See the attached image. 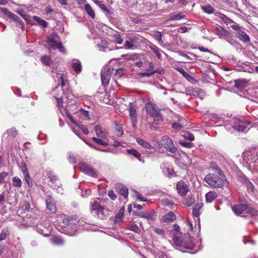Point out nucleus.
<instances>
[{
    "instance_id": "f257e3e1",
    "label": "nucleus",
    "mask_w": 258,
    "mask_h": 258,
    "mask_svg": "<svg viewBox=\"0 0 258 258\" xmlns=\"http://www.w3.org/2000/svg\"><path fill=\"white\" fill-rule=\"evenodd\" d=\"M204 180L209 185L214 188H222L224 186H228L229 185V181L219 168L214 172L206 175Z\"/></svg>"
},
{
    "instance_id": "f03ea898",
    "label": "nucleus",
    "mask_w": 258,
    "mask_h": 258,
    "mask_svg": "<svg viewBox=\"0 0 258 258\" xmlns=\"http://www.w3.org/2000/svg\"><path fill=\"white\" fill-rule=\"evenodd\" d=\"M147 113L153 118V122L155 124H160L163 121V116L161 114V109L155 104L149 101L145 105Z\"/></svg>"
},
{
    "instance_id": "7ed1b4c3",
    "label": "nucleus",
    "mask_w": 258,
    "mask_h": 258,
    "mask_svg": "<svg viewBox=\"0 0 258 258\" xmlns=\"http://www.w3.org/2000/svg\"><path fill=\"white\" fill-rule=\"evenodd\" d=\"M60 217L63 226L64 227H73L75 225H77L80 221L79 217L76 214L71 215L61 214Z\"/></svg>"
},
{
    "instance_id": "20e7f679",
    "label": "nucleus",
    "mask_w": 258,
    "mask_h": 258,
    "mask_svg": "<svg viewBox=\"0 0 258 258\" xmlns=\"http://www.w3.org/2000/svg\"><path fill=\"white\" fill-rule=\"evenodd\" d=\"M105 209L103 206L97 202H94L91 204L92 214L96 215L101 219H103L105 217L104 212Z\"/></svg>"
},
{
    "instance_id": "39448f33",
    "label": "nucleus",
    "mask_w": 258,
    "mask_h": 258,
    "mask_svg": "<svg viewBox=\"0 0 258 258\" xmlns=\"http://www.w3.org/2000/svg\"><path fill=\"white\" fill-rule=\"evenodd\" d=\"M161 145L171 153H174L177 149L173 144L172 139L167 136H163L161 140Z\"/></svg>"
},
{
    "instance_id": "423d86ee",
    "label": "nucleus",
    "mask_w": 258,
    "mask_h": 258,
    "mask_svg": "<svg viewBox=\"0 0 258 258\" xmlns=\"http://www.w3.org/2000/svg\"><path fill=\"white\" fill-rule=\"evenodd\" d=\"M81 170L86 174L92 177H97L98 174L95 169L86 163H81L80 165Z\"/></svg>"
},
{
    "instance_id": "0eeeda50",
    "label": "nucleus",
    "mask_w": 258,
    "mask_h": 258,
    "mask_svg": "<svg viewBox=\"0 0 258 258\" xmlns=\"http://www.w3.org/2000/svg\"><path fill=\"white\" fill-rule=\"evenodd\" d=\"M176 189L178 194L182 197L185 196L189 191L188 186L182 180L178 182Z\"/></svg>"
},
{
    "instance_id": "6e6552de",
    "label": "nucleus",
    "mask_w": 258,
    "mask_h": 258,
    "mask_svg": "<svg viewBox=\"0 0 258 258\" xmlns=\"http://www.w3.org/2000/svg\"><path fill=\"white\" fill-rule=\"evenodd\" d=\"M182 247L186 249L192 250L195 247L192 238L189 236H186L183 241Z\"/></svg>"
},
{
    "instance_id": "1a4fd4ad",
    "label": "nucleus",
    "mask_w": 258,
    "mask_h": 258,
    "mask_svg": "<svg viewBox=\"0 0 258 258\" xmlns=\"http://www.w3.org/2000/svg\"><path fill=\"white\" fill-rule=\"evenodd\" d=\"M233 211L237 215H240L247 209V205L246 204H238L234 205L232 208Z\"/></svg>"
},
{
    "instance_id": "9d476101",
    "label": "nucleus",
    "mask_w": 258,
    "mask_h": 258,
    "mask_svg": "<svg viewBox=\"0 0 258 258\" xmlns=\"http://www.w3.org/2000/svg\"><path fill=\"white\" fill-rule=\"evenodd\" d=\"M203 207L202 202H198L194 207L192 209V215L194 217H196L199 220V216L201 214V210Z\"/></svg>"
},
{
    "instance_id": "9b49d317",
    "label": "nucleus",
    "mask_w": 258,
    "mask_h": 258,
    "mask_svg": "<svg viewBox=\"0 0 258 258\" xmlns=\"http://www.w3.org/2000/svg\"><path fill=\"white\" fill-rule=\"evenodd\" d=\"M234 128L238 132H244L247 130L246 123L244 121L238 120L234 125Z\"/></svg>"
},
{
    "instance_id": "f8f14e48",
    "label": "nucleus",
    "mask_w": 258,
    "mask_h": 258,
    "mask_svg": "<svg viewBox=\"0 0 258 258\" xmlns=\"http://www.w3.org/2000/svg\"><path fill=\"white\" fill-rule=\"evenodd\" d=\"M134 214L136 216H138L142 218H144L147 220H154L156 217L155 213H148L143 212H135Z\"/></svg>"
},
{
    "instance_id": "ddd939ff",
    "label": "nucleus",
    "mask_w": 258,
    "mask_h": 258,
    "mask_svg": "<svg viewBox=\"0 0 258 258\" xmlns=\"http://www.w3.org/2000/svg\"><path fill=\"white\" fill-rule=\"evenodd\" d=\"M57 35L55 33L51 35L47 41V44L50 48L54 49L58 44L59 42H57Z\"/></svg>"
},
{
    "instance_id": "4468645a",
    "label": "nucleus",
    "mask_w": 258,
    "mask_h": 258,
    "mask_svg": "<svg viewBox=\"0 0 258 258\" xmlns=\"http://www.w3.org/2000/svg\"><path fill=\"white\" fill-rule=\"evenodd\" d=\"M115 187L117 189L118 192L124 198H126L128 195V191L127 187L122 184H117Z\"/></svg>"
},
{
    "instance_id": "2eb2a0df",
    "label": "nucleus",
    "mask_w": 258,
    "mask_h": 258,
    "mask_svg": "<svg viewBox=\"0 0 258 258\" xmlns=\"http://www.w3.org/2000/svg\"><path fill=\"white\" fill-rule=\"evenodd\" d=\"M21 213L23 214L26 212L32 211L33 209L31 208L30 204L28 201H24L20 203Z\"/></svg>"
},
{
    "instance_id": "dca6fc26",
    "label": "nucleus",
    "mask_w": 258,
    "mask_h": 258,
    "mask_svg": "<svg viewBox=\"0 0 258 258\" xmlns=\"http://www.w3.org/2000/svg\"><path fill=\"white\" fill-rule=\"evenodd\" d=\"M234 87L238 89L244 88L248 83V81L246 79H238L234 81Z\"/></svg>"
},
{
    "instance_id": "f3484780",
    "label": "nucleus",
    "mask_w": 258,
    "mask_h": 258,
    "mask_svg": "<svg viewBox=\"0 0 258 258\" xmlns=\"http://www.w3.org/2000/svg\"><path fill=\"white\" fill-rule=\"evenodd\" d=\"M164 222H172L176 219V216L172 212H169L162 216Z\"/></svg>"
},
{
    "instance_id": "a211bd4d",
    "label": "nucleus",
    "mask_w": 258,
    "mask_h": 258,
    "mask_svg": "<svg viewBox=\"0 0 258 258\" xmlns=\"http://www.w3.org/2000/svg\"><path fill=\"white\" fill-rule=\"evenodd\" d=\"M217 196L216 192L210 191L205 195L206 201L207 203H211L217 198Z\"/></svg>"
},
{
    "instance_id": "6ab92c4d",
    "label": "nucleus",
    "mask_w": 258,
    "mask_h": 258,
    "mask_svg": "<svg viewBox=\"0 0 258 258\" xmlns=\"http://www.w3.org/2000/svg\"><path fill=\"white\" fill-rule=\"evenodd\" d=\"M50 242L54 245H62L64 244V241L61 237L58 236L53 235L50 238Z\"/></svg>"
},
{
    "instance_id": "aec40b11",
    "label": "nucleus",
    "mask_w": 258,
    "mask_h": 258,
    "mask_svg": "<svg viewBox=\"0 0 258 258\" xmlns=\"http://www.w3.org/2000/svg\"><path fill=\"white\" fill-rule=\"evenodd\" d=\"M47 208L52 212H55L56 210L55 204L52 201L51 198L48 197L46 199Z\"/></svg>"
},
{
    "instance_id": "412c9836",
    "label": "nucleus",
    "mask_w": 258,
    "mask_h": 258,
    "mask_svg": "<svg viewBox=\"0 0 258 258\" xmlns=\"http://www.w3.org/2000/svg\"><path fill=\"white\" fill-rule=\"evenodd\" d=\"M136 141L140 145L142 146L143 147H144L145 148H146L148 149H150L153 148V147H152V146L151 145V144L145 141L143 139H141L140 138H137L136 139Z\"/></svg>"
},
{
    "instance_id": "4be33fe9",
    "label": "nucleus",
    "mask_w": 258,
    "mask_h": 258,
    "mask_svg": "<svg viewBox=\"0 0 258 258\" xmlns=\"http://www.w3.org/2000/svg\"><path fill=\"white\" fill-rule=\"evenodd\" d=\"M84 9L87 14L92 19H94L95 18V13L91 6L89 4H87L85 5Z\"/></svg>"
},
{
    "instance_id": "5701e85b",
    "label": "nucleus",
    "mask_w": 258,
    "mask_h": 258,
    "mask_svg": "<svg viewBox=\"0 0 258 258\" xmlns=\"http://www.w3.org/2000/svg\"><path fill=\"white\" fill-rule=\"evenodd\" d=\"M95 130L98 137L101 138H105L106 137V133L103 130L100 125H96L95 127Z\"/></svg>"
},
{
    "instance_id": "b1692460",
    "label": "nucleus",
    "mask_w": 258,
    "mask_h": 258,
    "mask_svg": "<svg viewBox=\"0 0 258 258\" xmlns=\"http://www.w3.org/2000/svg\"><path fill=\"white\" fill-rule=\"evenodd\" d=\"M237 37L244 42H247L249 41V36L242 31H240L237 33Z\"/></svg>"
},
{
    "instance_id": "393cba45",
    "label": "nucleus",
    "mask_w": 258,
    "mask_h": 258,
    "mask_svg": "<svg viewBox=\"0 0 258 258\" xmlns=\"http://www.w3.org/2000/svg\"><path fill=\"white\" fill-rule=\"evenodd\" d=\"M195 202V197L191 195H189L186 199H185L183 204L187 207H189L191 206Z\"/></svg>"
},
{
    "instance_id": "a878e982",
    "label": "nucleus",
    "mask_w": 258,
    "mask_h": 258,
    "mask_svg": "<svg viewBox=\"0 0 258 258\" xmlns=\"http://www.w3.org/2000/svg\"><path fill=\"white\" fill-rule=\"evenodd\" d=\"M72 68L76 73H79L82 70V66L78 60H75L73 62Z\"/></svg>"
},
{
    "instance_id": "bb28decb",
    "label": "nucleus",
    "mask_w": 258,
    "mask_h": 258,
    "mask_svg": "<svg viewBox=\"0 0 258 258\" xmlns=\"http://www.w3.org/2000/svg\"><path fill=\"white\" fill-rule=\"evenodd\" d=\"M184 18V15L182 13H180L176 14L175 13H172L170 15L168 20L174 21V20H179Z\"/></svg>"
},
{
    "instance_id": "cd10ccee",
    "label": "nucleus",
    "mask_w": 258,
    "mask_h": 258,
    "mask_svg": "<svg viewBox=\"0 0 258 258\" xmlns=\"http://www.w3.org/2000/svg\"><path fill=\"white\" fill-rule=\"evenodd\" d=\"M130 116L133 120V123L137 122V112L135 107L130 106L129 109Z\"/></svg>"
},
{
    "instance_id": "c85d7f7f",
    "label": "nucleus",
    "mask_w": 258,
    "mask_h": 258,
    "mask_svg": "<svg viewBox=\"0 0 258 258\" xmlns=\"http://www.w3.org/2000/svg\"><path fill=\"white\" fill-rule=\"evenodd\" d=\"M180 73H181L182 76L186 79L188 81L191 82L192 80H193L194 79V78L188 74L187 73H186L184 70L182 68H177L176 69Z\"/></svg>"
},
{
    "instance_id": "c756f323",
    "label": "nucleus",
    "mask_w": 258,
    "mask_h": 258,
    "mask_svg": "<svg viewBox=\"0 0 258 258\" xmlns=\"http://www.w3.org/2000/svg\"><path fill=\"white\" fill-rule=\"evenodd\" d=\"M181 235H173V241L175 245L177 247H182L183 241L180 238Z\"/></svg>"
},
{
    "instance_id": "7c9ffc66",
    "label": "nucleus",
    "mask_w": 258,
    "mask_h": 258,
    "mask_svg": "<svg viewBox=\"0 0 258 258\" xmlns=\"http://www.w3.org/2000/svg\"><path fill=\"white\" fill-rule=\"evenodd\" d=\"M111 77L107 74L102 73L101 74V81L103 86H107L109 85Z\"/></svg>"
},
{
    "instance_id": "2f4dec72",
    "label": "nucleus",
    "mask_w": 258,
    "mask_h": 258,
    "mask_svg": "<svg viewBox=\"0 0 258 258\" xmlns=\"http://www.w3.org/2000/svg\"><path fill=\"white\" fill-rule=\"evenodd\" d=\"M93 2L97 5L101 10L106 12L107 14H110V10L107 8V7L100 1L98 0H92Z\"/></svg>"
},
{
    "instance_id": "473e14b6",
    "label": "nucleus",
    "mask_w": 258,
    "mask_h": 258,
    "mask_svg": "<svg viewBox=\"0 0 258 258\" xmlns=\"http://www.w3.org/2000/svg\"><path fill=\"white\" fill-rule=\"evenodd\" d=\"M10 18L14 20L15 22L19 23L21 26V27L23 29L24 28V23L18 16L16 15L14 13H12V14H11V16H10Z\"/></svg>"
},
{
    "instance_id": "72a5a7b5",
    "label": "nucleus",
    "mask_w": 258,
    "mask_h": 258,
    "mask_svg": "<svg viewBox=\"0 0 258 258\" xmlns=\"http://www.w3.org/2000/svg\"><path fill=\"white\" fill-rule=\"evenodd\" d=\"M40 60L43 64L48 66H50L52 62L51 58L47 55H43L41 56Z\"/></svg>"
},
{
    "instance_id": "f704fd0d",
    "label": "nucleus",
    "mask_w": 258,
    "mask_h": 258,
    "mask_svg": "<svg viewBox=\"0 0 258 258\" xmlns=\"http://www.w3.org/2000/svg\"><path fill=\"white\" fill-rule=\"evenodd\" d=\"M13 185L16 187H20L22 186V182L20 178L15 176L12 179Z\"/></svg>"
},
{
    "instance_id": "c9c22d12",
    "label": "nucleus",
    "mask_w": 258,
    "mask_h": 258,
    "mask_svg": "<svg viewBox=\"0 0 258 258\" xmlns=\"http://www.w3.org/2000/svg\"><path fill=\"white\" fill-rule=\"evenodd\" d=\"M218 17L227 25L234 23L233 20L228 18L224 14L220 13L219 14Z\"/></svg>"
},
{
    "instance_id": "e433bc0d",
    "label": "nucleus",
    "mask_w": 258,
    "mask_h": 258,
    "mask_svg": "<svg viewBox=\"0 0 258 258\" xmlns=\"http://www.w3.org/2000/svg\"><path fill=\"white\" fill-rule=\"evenodd\" d=\"M127 152L131 155H132L137 158H138L140 161H141V159H140V157H141V154L137 150L133 149H127Z\"/></svg>"
},
{
    "instance_id": "4c0bfd02",
    "label": "nucleus",
    "mask_w": 258,
    "mask_h": 258,
    "mask_svg": "<svg viewBox=\"0 0 258 258\" xmlns=\"http://www.w3.org/2000/svg\"><path fill=\"white\" fill-rule=\"evenodd\" d=\"M33 19L36 21L40 25L42 26L43 27L45 28L47 26V23L44 20H42L39 18L38 17L34 16L33 17Z\"/></svg>"
},
{
    "instance_id": "58836bf2",
    "label": "nucleus",
    "mask_w": 258,
    "mask_h": 258,
    "mask_svg": "<svg viewBox=\"0 0 258 258\" xmlns=\"http://www.w3.org/2000/svg\"><path fill=\"white\" fill-rule=\"evenodd\" d=\"M115 133L118 136H121L123 133V131L121 124H116L115 127Z\"/></svg>"
},
{
    "instance_id": "ea45409f",
    "label": "nucleus",
    "mask_w": 258,
    "mask_h": 258,
    "mask_svg": "<svg viewBox=\"0 0 258 258\" xmlns=\"http://www.w3.org/2000/svg\"><path fill=\"white\" fill-rule=\"evenodd\" d=\"M123 218V212L121 209L119 210V213L115 216L114 218V223H118Z\"/></svg>"
},
{
    "instance_id": "a19ab883",
    "label": "nucleus",
    "mask_w": 258,
    "mask_h": 258,
    "mask_svg": "<svg viewBox=\"0 0 258 258\" xmlns=\"http://www.w3.org/2000/svg\"><path fill=\"white\" fill-rule=\"evenodd\" d=\"M7 132L9 136L13 138L16 137L18 135V131L15 127H12L11 128L7 130Z\"/></svg>"
},
{
    "instance_id": "79ce46f5",
    "label": "nucleus",
    "mask_w": 258,
    "mask_h": 258,
    "mask_svg": "<svg viewBox=\"0 0 258 258\" xmlns=\"http://www.w3.org/2000/svg\"><path fill=\"white\" fill-rule=\"evenodd\" d=\"M92 140L94 141L96 143L104 146H107L108 145V143L107 142L104 141L102 140L99 138L93 137L92 138Z\"/></svg>"
},
{
    "instance_id": "37998d69",
    "label": "nucleus",
    "mask_w": 258,
    "mask_h": 258,
    "mask_svg": "<svg viewBox=\"0 0 258 258\" xmlns=\"http://www.w3.org/2000/svg\"><path fill=\"white\" fill-rule=\"evenodd\" d=\"M24 178L28 187H32L33 186V182L31 179L29 174L24 175Z\"/></svg>"
},
{
    "instance_id": "c03bdc74",
    "label": "nucleus",
    "mask_w": 258,
    "mask_h": 258,
    "mask_svg": "<svg viewBox=\"0 0 258 258\" xmlns=\"http://www.w3.org/2000/svg\"><path fill=\"white\" fill-rule=\"evenodd\" d=\"M173 235H181V233L180 232V227L177 224L173 225V229L171 231Z\"/></svg>"
},
{
    "instance_id": "a18cd8bd",
    "label": "nucleus",
    "mask_w": 258,
    "mask_h": 258,
    "mask_svg": "<svg viewBox=\"0 0 258 258\" xmlns=\"http://www.w3.org/2000/svg\"><path fill=\"white\" fill-rule=\"evenodd\" d=\"M246 213L251 215L252 216H255L257 215L258 212L254 208L252 207H248L247 206V209L246 210Z\"/></svg>"
},
{
    "instance_id": "49530a36",
    "label": "nucleus",
    "mask_w": 258,
    "mask_h": 258,
    "mask_svg": "<svg viewBox=\"0 0 258 258\" xmlns=\"http://www.w3.org/2000/svg\"><path fill=\"white\" fill-rule=\"evenodd\" d=\"M9 235L8 230H3L0 234V242L5 240Z\"/></svg>"
},
{
    "instance_id": "de8ad7c7",
    "label": "nucleus",
    "mask_w": 258,
    "mask_h": 258,
    "mask_svg": "<svg viewBox=\"0 0 258 258\" xmlns=\"http://www.w3.org/2000/svg\"><path fill=\"white\" fill-rule=\"evenodd\" d=\"M113 37L115 40V42L117 44H120L123 42V39L121 38V35L119 33H116L113 35Z\"/></svg>"
},
{
    "instance_id": "09e8293b",
    "label": "nucleus",
    "mask_w": 258,
    "mask_h": 258,
    "mask_svg": "<svg viewBox=\"0 0 258 258\" xmlns=\"http://www.w3.org/2000/svg\"><path fill=\"white\" fill-rule=\"evenodd\" d=\"M203 11L208 14H212L214 12V8L211 6H206L203 8Z\"/></svg>"
},
{
    "instance_id": "8fccbe9b",
    "label": "nucleus",
    "mask_w": 258,
    "mask_h": 258,
    "mask_svg": "<svg viewBox=\"0 0 258 258\" xmlns=\"http://www.w3.org/2000/svg\"><path fill=\"white\" fill-rule=\"evenodd\" d=\"M183 136L184 137V138L190 141H193L195 140V136L194 135L189 132L184 133V134Z\"/></svg>"
},
{
    "instance_id": "3c124183",
    "label": "nucleus",
    "mask_w": 258,
    "mask_h": 258,
    "mask_svg": "<svg viewBox=\"0 0 258 258\" xmlns=\"http://www.w3.org/2000/svg\"><path fill=\"white\" fill-rule=\"evenodd\" d=\"M151 49L155 53L156 56L158 58H160L161 57V54H160V53L159 51V49L158 48V47H157L156 46L154 45L153 46L151 47Z\"/></svg>"
},
{
    "instance_id": "603ef678",
    "label": "nucleus",
    "mask_w": 258,
    "mask_h": 258,
    "mask_svg": "<svg viewBox=\"0 0 258 258\" xmlns=\"http://www.w3.org/2000/svg\"><path fill=\"white\" fill-rule=\"evenodd\" d=\"M8 176V173L6 172H2L0 173V184L2 183L5 179Z\"/></svg>"
},
{
    "instance_id": "864d4df0",
    "label": "nucleus",
    "mask_w": 258,
    "mask_h": 258,
    "mask_svg": "<svg viewBox=\"0 0 258 258\" xmlns=\"http://www.w3.org/2000/svg\"><path fill=\"white\" fill-rule=\"evenodd\" d=\"M21 170L24 175H26V174H29L27 165L25 163H22Z\"/></svg>"
},
{
    "instance_id": "5fc2aeb1",
    "label": "nucleus",
    "mask_w": 258,
    "mask_h": 258,
    "mask_svg": "<svg viewBox=\"0 0 258 258\" xmlns=\"http://www.w3.org/2000/svg\"><path fill=\"white\" fill-rule=\"evenodd\" d=\"M161 203H162V204L165 206L173 205V204L171 201H170L169 200H168L167 199L162 200L161 201Z\"/></svg>"
},
{
    "instance_id": "6e6d98bb",
    "label": "nucleus",
    "mask_w": 258,
    "mask_h": 258,
    "mask_svg": "<svg viewBox=\"0 0 258 258\" xmlns=\"http://www.w3.org/2000/svg\"><path fill=\"white\" fill-rule=\"evenodd\" d=\"M55 48H57L60 52L62 53H64L66 51L65 48L63 47L61 42H59L55 47Z\"/></svg>"
},
{
    "instance_id": "4d7b16f0",
    "label": "nucleus",
    "mask_w": 258,
    "mask_h": 258,
    "mask_svg": "<svg viewBox=\"0 0 258 258\" xmlns=\"http://www.w3.org/2000/svg\"><path fill=\"white\" fill-rule=\"evenodd\" d=\"M1 12L6 15H7L9 18L11 16L13 13L10 12L7 9L2 8Z\"/></svg>"
},
{
    "instance_id": "13d9d810",
    "label": "nucleus",
    "mask_w": 258,
    "mask_h": 258,
    "mask_svg": "<svg viewBox=\"0 0 258 258\" xmlns=\"http://www.w3.org/2000/svg\"><path fill=\"white\" fill-rule=\"evenodd\" d=\"M172 128L175 130H181L182 128V126L181 124L178 122H174L172 125Z\"/></svg>"
},
{
    "instance_id": "bf43d9fd",
    "label": "nucleus",
    "mask_w": 258,
    "mask_h": 258,
    "mask_svg": "<svg viewBox=\"0 0 258 258\" xmlns=\"http://www.w3.org/2000/svg\"><path fill=\"white\" fill-rule=\"evenodd\" d=\"M135 194L137 199L139 201L142 202H145L147 201V200H146L145 198H144L139 192L136 191Z\"/></svg>"
},
{
    "instance_id": "052dcab7",
    "label": "nucleus",
    "mask_w": 258,
    "mask_h": 258,
    "mask_svg": "<svg viewBox=\"0 0 258 258\" xmlns=\"http://www.w3.org/2000/svg\"><path fill=\"white\" fill-rule=\"evenodd\" d=\"M67 115L72 123L76 125H78V124L75 120L74 117L70 113H67Z\"/></svg>"
},
{
    "instance_id": "680f3d73",
    "label": "nucleus",
    "mask_w": 258,
    "mask_h": 258,
    "mask_svg": "<svg viewBox=\"0 0 258 258\" xmlns=\"http://www.w3.org/2000/svg\"><path fill=\"white\" fill-rule=\"evenodd\" d=\"M124 46L125 47L128 48V49H132L133 46H134V45L133 44V42L132 41H128V40H126L125 42V43H124Z\"/></svg>"
},
{
    "instance_id": "e2e57ef3",
    "label": "nucleus",
    "mask_w": 258,
    "mask_h": 258,
    "mask_svg": "<svg viewBox=\"0 0 258 258\" xmlns=\"http://www.w3.org/2000/svg\"><path fill=\"white\" fill-rule=\"evenodd\" d=\"M108 195L110 198V199L113 201L116 199V195L114 194V192L112 190H110L108 191Z\"/></svg>"
},
{
    "instance_id": "0e129e2a",
    "label": "nucleus",
    "mask_w": 258,
    "mask_h": 258,
    "mask_svg": "<svg viewBox=\"0 0 258 258\" xmlns=\"http://www.w3.org/2000/svg\"><path fill=\"white\" fill-rule=\"evenodd\" d=\"M48 175V177L53 183L57 179V177L55 175H53L51 172L49 173Z\"/></svg>"
},
{
    "instance_id": "69168bd1",
    "label": "nucleus",
    "mask_w": 258,
    "mask_h": 258,
    "mask_svg": "<svg viewBox=\"0 0 258 258\" xmlns=\"http://www.w3.org/2000/svg\"><path fill=\"white\" fill-rule=\"evenodd\" d=\"M165 70L163 68H160L155 70H154L152 72L154 74L155 73H158L159 74H163L164 73Z\"/></svg>"
},
{
    "instance_id": "338daca9",
    "label": "nucleus",
    "mask_w": 258,
    "mask_h": 258,
    "mask_svg": "<svg viewBox=\"0 0 258 258\" xmlns=\"http://www.w3.org/2000/svg\"><path fill=\"white\" fill-rule=\"evenodd\" d=\"M154 37L156 38V39L159 42L162 41V35L161 32H157Z\"/></svg>"
},
{
    "instance_id": "774afa93",
    "label": "nucleus",
    "mask_w": 258,
    "mask_h": 258,
    "mask_svg": "<svg viewBox=\"0 0 258 258\" xmlns=\"http://www.w3.org/2000/svg\"><path fill=\"white\" fill-rule=\"evenodd\" d=\"M80 128L82 130V132L85 135H87L89 133L88 129L85 126L82 125L80 126Z\"/></svg>"
}]
</instances>
